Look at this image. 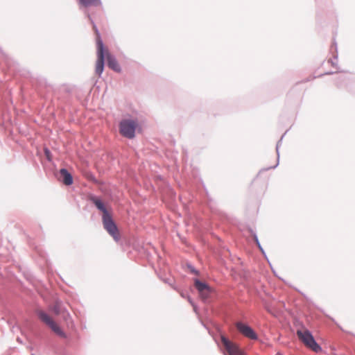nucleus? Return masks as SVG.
<instances>
[{
  "instance_id": "nucleus-1",
  "label": "nucleus",
  "mask_w": 355,
  "mask_h": 355,
  "mask_svg": "<svg viewBox=\"0 0 355 355\" xmlns=\"http://www.w3.org/2000/svg\"><path fill=\"white\" fill-rule=\"evenodd\" d=\"M296 334L299 340L309 349L314 352L322 351L321 347L315 342L311 333L304 327L297 330Z\"/></svg>"
},
{
  "instance_id": "nucleus-2",
  "label": "nucleus",
  "mask_w": 355,
  "mask_h": 355,
  "mask_svg": "<svg viewBox=\"0 0 355 355\" xmlns=\"http://www.w3.org/2000/svg\"><path fill=\"white\" fill-rule=\"evenodd\" d=\"M96 33V45H97V60L96 62L95 71L98 76H101L104 69V60H105V46L100 37L99 33L97 31Z\"/></svg>"
},
{
  "instance_id": "nucleus-3",
  "label": "nucleus",
  "mask_w": 355,
  "mask_h": 355,
  "mask_svg": "<svg viewBox=\"0 0 355 355\" xmlns=\"http://www.w3.org/2000/svg\"><path fill=\"white\" fill-rule=\"evenodd\" d=\"M137 127V123L133 120L125 119L119 124V132L121 135L128 139L135 137V132Z\"/></svg>"
},
{
  "instance_id": "nucleus-4",
  "label": "nucleus",
  "mask_w": 355,
  "mask_h": 355,
  "mask_svg": "<svg viewBox=\"0 0 355 355\" xmlns=\"http://www.w3.org/2000/svg\"><path fill=\"white\" fill-rule=\"evenodd\" d=\"M38 317L40 319L48 325L51 329L58 336L61 338H66L65 333L62 330V329L58 326L57 323H55L53 320L46 313L42 311H40L37 312Z\"/></svg>"
},
{
  "instance_id": "nucleus-5",
  "label": "nucleus",
  "mask_w": 355,
  "mask_h": 355,
  "mask_svg": "<svg viewBox=\"0 0 355 355\" xmlns=\"http://www.w3.org/2000/svg\"><path fill=\"white\" fill-rule=\"evenodd\" d=\"M102 219L104 228L113 237V239L115 241H119L120 239L119 230L116 224L112 219L110 214L103 216Z\"/></svg>"
},
{
  "instance_id": "nucleus-6",
  "label": "nucleus",
  "mask_w": 355,
  "mask_h": 355,
  "mask_svg": "<svg viewBox=\"0 0 355 355\" xmlns=\"http://www.w3.org/2000/svg\"><path fill=\"white\" fill-rule=\"evenodd\" d=\"M221 342L229 355H243L238 345L225 336H221Z\"/></svg>"
},
{
  "instance_id": "nucleus-7",
  "label": "nucleus",
  "mask_w": 355,
  "mask_h": 355,
  "mask_svg": "<svg viewBox=\"0 0 355 355\" xmlns=\"http://www.w3.org/2000/svg\"><path fill=\"white\" fill-rule=\"evenodd\" d=\"M236 327L238 329V331L244 336L252 340L257 339V336L256 333L250 326L241 322H238L236 323Z\"/></svg>"
},
{
  "instance_id": "nucleus-8",
  "label": "nucleus",
  "mask_w": 355,
  "mask_h": 355,
  "mask_svg": "<svg viewBox=\"0 0 355 355\" xmlns=\"http://www.w3.org/2000/svg\"><path fill=\"white\" fill-rule=\"evenodd\" d=\"M194 284L202 299L205 300L209 297L211 293V288L207 284L196 279Z\"/></svg>"
},
{
  "instance_id": "nucleus-9",
  "label": "nucleus",
  "mask_w": 355,
  "mask_h": 355,
  "mask_svg": "<svg viewBox=\"0 0 355 355\" xmlns=\"http://www.w3.org/2000/svg\"><path fill=\"white\" fill-rule=\"evenodd\" d=\"M105 58L107 59L108 67L112 70L119 72L121 71L120 66L116 60L109 53L107 48L105 47Z\"/></svg>"
},
{
  "instance_id": "nucleus-10",
  "label": "nucleus",
  "mask_w": 355,
  "mask_h": 355,
  "mask_svg": "<svg viewBox=\"0 0 355 355\" xmlns=\"http://www.w3.org/2000/svg\"><path fill=\"white\" fill-rule=\"evenodd\" d=\"M62 181L66 185H71L73 183V178L71 175L65 168H62L60 171Z\"/></svg>"
},
{
  "instance_id": "nucleus-11",
  "label": "nucleus",
  "mask_w": 355,
  "mask_h": 355,
  "mask_svg": "<svg viewBox=\"0 0 355 355\" xmlns=\"http://www.w3.org/2000/svg\"><path fill=\"white\" fill-rule=\"evenodd\" d=\"M90 200L96 205V207L103 212V216L110 214L105 207L103 202L100 199L96 197H92Z\"/></svg>"
},
{
  "instance_id": "nucleus-12",
  "label": "nucleus",
  "mask_w": 355,
  "mask_h": 355,
  "mask_svg": "<svg viewBox=\"0 0 355 355\" xmlns=\"http://www.w3.org/2000/svg\"><path fill=\"white\" fill-rule=\"evenodd\" d=\"M79 3L85 7L99 6L101 5V0H79Z\"/></svg>"
},
{
  "instance_id": "nucleus-13",
  "label": "nucleus",
  "mask_w": 355,
  "mask_h": 355,
  "mask_svg": "<svg viewBox=\"0 0 355 355\" xmlns=\"http://www.w3.org/2000/svg\"><path fill=\"white\" fill-rule=\"evenodd\" d=\"M53 311H54V313L56 315L60 314V304L59 303H56V304L54 306Z\"/></svg>"
},
{
  "instance_id": "nucleus-14",
  "label": "nucleus",
  "mask_w": 355,
  "mask_h": 355,
  "mask_svg": "<svg viewBox=\"0 0 355 355\" xmlns=\"http://www.w3.org/2000/svg\"><path fill=\"white\" fill-rule=\"evenodd\" d=\"M87 178L92 180V181H94L95 180V178H94V176L92 175H88L87 176Z\"/></svg>"
},
{
  "instance_id": "nucleus-15",
  "label": "nucleus",
  "mask_w": 355,
  "mask_h": 355,
  "mask_svg": "<svg viewBox=\"0 0 355 355\" xmlns=\"http://www.w3.org/2000/svg\"><path fill=\"white\" fill-rule=\"evenodd\" d=\"M45 153H46V155H48V154H49V150H45Z\"/></svg>"
}]
</instances>
